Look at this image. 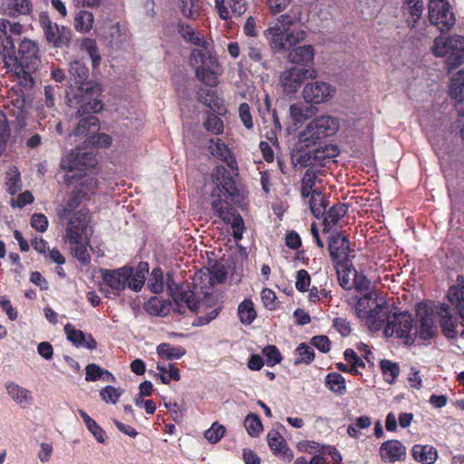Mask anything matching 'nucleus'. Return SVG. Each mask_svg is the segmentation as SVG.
Returning <instances> with one entry per match:
<instances>
[{"instance_id": "f704fd0d", "label": "nucleus", "mask_w": 464, "mask_h": 464, "mask_svg": "<svg viewBox=\"0 0 464 464\" xmlns=\"http://www.w3.org/2000/svg\"><path fill=\"white\" fill-rule=\"evenodd\" d=\"M157 353L160 357L167 360H177L186 353L182 346H173L168 343H162L157 347Z\"/></svg>"}, {"instance_id": "aec40b11", "label": "nucleus", "mask_w": 464, "mask_h": 464, "mask_svg": "<svg viewBox=\"0 0 464 464\" xmlns=\"http://www.w3.org/2000/svg\"><path fill=\"white\" fill-rule=\"evenodd\" d=\"M328 250L334 261L341 263L349 256V241L346 237L336 233L329 237Z\"/></svg>"}, {"instance_id": "49530a36", "label": "nucleus", "mask_w": 464, "mask_h": 464, "mask_svg": "<svg viewBox=\"0 0 464 464\" xmlns=\"http://www.w3.org/2000/svg\"><path fill=\"white\" fill-rule=\"evenodd\" d=\"M149 287L154 294H160L164 290V276L163 271L157 267L152 270L149 279Z\"/></svg>"}, {"instance_id": "3c124183", "label": "nucleus", "mask_w": 464, "mask_h": 464, "mask_svg": "<svg viewBox=\"0 0 464 464\" xmlns=\"http://www.w3.org/2000/svg\"><path fill=\"white\" fill-rule=\"evenodd\" d=\"M225 432L226 428L223 425H219L218 422H215L205 431L204 437L208 442L215 444L224 437Z\"/></svg>"}, {"instance_id": "4be33fe9", "label": "nucleus", "mask_w": 464, "mask_h": 464, "mask_svg": "<svg viewBox=\"0 0 464 464\" xmlns=\"http://www.w3.org/2000/svg\"><path fill=\"white\" fill-rule=\"evenodd\" d=\"M438 317L443 334L448 339L456 338L458 320L451 314L450 306L448 304H441L438 307Z\"/></svg>"}, {"instance_id": "20e7f679", "label": "nucleus", "mask_w": 464, "mask_h": 464, "mask_svg": "<svg viewBox=\"0 0 464 464\" xmlns=\"http://www.w3.org/2000/svg\"><path fill=\"white\" fill-rule=\"evenodd\" d=\"M148 264H140L134 271L131 266H122L117 269H101V276L104 284L111 289L114 295H119L126 288L139 292L144 285Z\"/></svg>"}, {"instance_id": "9b49d317", "label": "nucleus", "mask_w": 464, "mask_h": 464, "mask_svg": "<svg viewBox=\"0 0 464 464\" xmlns=\"http://www.w3.org/2000/svg\"><path fill=\"white\" fill-rule=\"evenodd\" d=\"M265 34L276 53H287L290 57V16L287 14H281Z\"/></svg>"}, {"instance_id": "39448f33", "label": "nucleus", "mask_w": 464, "mask_h": 464, "mask_svg": "<svg viewBox=\"0 0 464 464\" xmlns=\"http://www.w3.org/2000/svg\"><path fill=\"white\" fill-rule=\"evenodd\" d=\"M357 315L364 319L369 328L378 331L385 324L388 307L386 301L376 291H369L356 304Z\"/></svg>"}, {"instance_id": "72a5a7b5", "label": "nucleus", "mask_w": 464, "mask_h": 464, "mask_svg": "<svg viewBox=\"0 0 464 464\" xmlns=\"http://www.w3.org/2000/svg\"><path fill=\"white\" fill-rule=\"evenodd\" d=\"M326 387L337 395H343L346 392V382L344 377L338 372H330L325 378Z\"/></svg>"}, {"instance_id": "13d9d810", "label": "nucleus", "mask_w": 464, "mask_h": 464, "mask_svg": "<svg viewBox=\"0 0 464 464\" xmlns=\"http://www.w3.org/2000/svg\"><path fill=\"white\" fill-rule=\"evenodd\" d=\"M204 126L207 130L214 133L219 134L223 130V121L222 120L217 116L216 114H209L204 122Z\"/></svg>"}, {"instance_id": "a19ab883", "label": "nucleus", "mask_w": 464, "mask_h": 464, "mask_svg": "<svg viewBox=\"0 0 464 464\" xmlns=\"http://www.w3.org/2000/svg\"><path fill=\"white\" fill-rule=\"evenodd\" d=\"M314 359V349L305 344L301 343L296 349H295V358L294 361L295 365H298L301 363L309 364L312 362Z\"/></svg>"}, {"instance_id": "ea45409f", "label": "nucleus", "mask_w": 464, "mask_h": 464, "mask_svg": "<svg viewBox=\"0 0 464 464\" xmlns=\"http://www.w3.org/2000/svg\"><path fill=\"white\" fill-rule=\"evenodd\" d=\"M93 24V15L88 11H80L74 18V27L78 32H89Z\"/></svg>"}, {"instance_id": "412c9836", "label": "nucleus", "mask_w": 464, "mask_h": 464, "mask_svg": "<svg viewBox=\"0 0 464 464\" xmlns=\"http://www.w3.org/2000/svg\"><path fill=\"white\" fill-rule=\"evenodd\" d=\"M215 7L222 20H228L232 14H243L246 11V0H215Z\"/></svg>"}, {"instance_id": "ddd939ff", "label": "nucleus", "mask_w": 464, "mask_h": 464, "mask_svg": "<svg viewBox=\"0 0 464 464\" xmlns=\"http://www.w3.org/2000/svg\"><path fill=\"white\" fill-rule=\"evenodd\" d=\"M387 324L384 327L386 336L396 335L397 338L405 339L406 343L414 342V334H411L413 329V318L407 312L394 314L386 317Z\"/></svg>"}, {"instance_id": "c85d7f7f", "label": "nucleus", "mask_w": 464, "mask_h": 464, "mask_svg": "<svg viewBox=\"0 0 464 464\" xmlns=\"http://www.w3.org/2000/svg\"><path fill=\"white\" fill-rule=\"evenodd\" d=\"M411 454L413 459L421 464H433L438 458L437 450L430 445H414Z\"/></svg>"}, {"instance_id": "423d86ee", "label": "nucleus", "mask_w": 464, "mask_h": 464, "mask_svg": "<svg viewBox=\"0 0 464 464\" xmlns=\"http://www.w3.org/2000/svg\"><path fill=\"white\" fill-rule=\"evenodd\" d=\"M339 120L325 115L316 118L307 124L305 129L298 134V140L295 144V150L302 151L314 146L321 139L332 136L339 130Z\"/></svg>"}, {"instance_id": "f03ea898", "label": "nucleus", "mask_w": 464, "mask_h": 464, "mask_svg": "<svg viewBox=\"0 0 464 464\" xmlns=\"http://www.w3.org/2000/svg\"><path fill=\"white\" fill-rule=\"evenodd\" d=\"M70 86L66 92L70 106L79 105L78 112H98L102 109V101L98 99L102 92L101 86L89 81V70L80 60L70 63Z\"/></svg>"}, {"instance_id": "37998d69", "label": "nucleus", "mask_w": 464, "mask_h": 464, "mask_svg": "<svg viewBox=\"0 0 464 464\" xmlns=\"http://www.w3.org/2000/svg\"><path fill=\"white\" fill-rule=\"evenodd\" d=\"M7 180H6V187L7 191L11 195H14L17 192H19L22 188V181L20 177V172L16 167H12L7 171Z\"/></svg>"}, {"instance_id": "c9c22d12", "label": "nucleus", "mask_w": 464, "mask_h": 464, "mask_svg": "<svg viewBox=\"0 0 464 464\" xmlns=\"http://www.w3.org/2000/svg\"><path fill=\"white\" fill-rule=\"evenodd\" d=\"M237 313L240 322L245 325L251 324L256 317L254 304L250 299L244 300L238 305Z\"/></svg>"}, {"instance_id": "58836bf2", "label": "nucleus", "mask_w": 464, "mask_h": 464, "mask_svg": "<svg viewBox=\"0 0 464 464\" xmlns=\"http://www.w3.org/2000/svg\"><path fill=\"white\" fill-rule=\"evenodd\" d=\"M6 6L4 7L5 14L15 16L26 14L30 11V2L28 0H6Z\"/></svg>"}, {"instance_id": "f3484780", "label": "nucleus", "mask_w": 464, "mask_h": 464, "mask_svg": "<svg viewBox=\"0 0 464 464\" xmlns=\"http://www.w3.org/2000/svg\"><path fill=\"white\" fill-rule=\"evenodd\" d=\"M334 89L324 82H313L307 83L303 90V97L309 103L319 104L330 100Z\"/></svg>"}, {"instance_id": "1a4fd4ad", "label": "nucleus", "mask_w": 464, "mask_h": 464, "mask_svg": "<svg viewBox=\"0 0 464 464\" xmlns=\"http://www.w3.org/2000/svg\"><path fill=\"white\" fill-rule=\"evenodd\" d=\"M189 61L192 66L195 67L198 81L211 87L218 84V75L221 73V68L217 57L209 49L193 50Z\"/></svg>"}, {"instance_id": "5fc2aeb1", "label": "nucleus", "mask_w": 464, "mask_h": 464, "mask_svg": "<svg viewBox=\"0 0 464 464\" xmlns=\"http://www.w3.org/2000/svg\"><path fill=\"white\" fill-rule=\"evenodd\" d=\"M311 285V276L304 269L297 271L295 276V288L299 292H307Z\"/></svg>"}, {"instance_id": "e433bc0d", "label": "nucleus", "mask_w": 464, "mask_h": 464, "mask_svg": "<svg viewBox=\"0 0 464 464\" xmlns=\"http://www.w3.org/2000/svg\"><path fill=\"white\" fill-rule=\"evenodd\" d=\"M78 412L82 418L88 430L92 434L96 440L100 443H103L105 440V432L102 427L84 411L79 410Z\"/></svg>"}, {"instance_id": "b1692460", "label": "nucleus", "mask_w": 464, "mask_h": 464, "mask_svg": "<svg viewBox=\"0 0 464 464\" xmlns=\"http://www.w3.org/2000/svg\"><path fill=\"white\" fill-rule=\"evenodd\" d=\"M449 302L455 307L464 325V276H459L456 284L447 293Z\"/></svg>"}, {"instance_id": "f8f14e48", "label": "nucleus", "mask_w": 464, "mask_h": 464, "mask_svg": "<svg viewBox=\"0 0 464 464\" xmlns=\"http://www.w3.org/2000/svg\"><path fill=\"white\" fill-rule=\"evenodd\" d=\"M165 285L169 295L177 304L174 311L179 314H184L185 307L189 309L191 312L196 313L198 311L200 304L196 300L194 292H192L188 286L185 287L183 285H177L171 273L167 274L166 281H164V285Z\"/></svg>"}, {"instance_id": "0eeeda50", "label": "nucleus", "mask_w": 464, "mask_h": 464, "mask_svg": "<svg viewBox=\"0 0 464 464\" xmlns=\"http://www.w3.org/2000/svg\"><path fill=\"white\" fill-rule=\"evenodd\" d=\"M89 223V212L81 209L70 218L64 236V242L69 244L74 256L82 264H88L90 256L83 243V234Z\"/></svg>"}, {"instance_id": "c03bdc74", "label": "nucleus", "mask_w": 464, "mask_h": 464, "mask_svg": "<svg viewBox=\"0 0 464 464\" xmlns=\"http://www.w3.org/2000/svg\"><path fill=\"white\" fill-rule=\"evenodd\" d=\"M198 99L200 102L209 107L212 110L219 109L222 104V100L219 99L213 90L200 89L198 92Z\"/></svg>"}, {"instance_id": "a211bd4d", "label": "nucleus", "mask_w": 464, "mask_h": 464, "mask_svg": "<svg viewBox=\"0 0 464 464\" xmlns=\"http://www.w3.org/2000/svg\"><path fill=\"white\" fill-rule=\"evenodd\" d=\"M95 112H86L82 115L77 111L76 116L80 118L79 122L77 123L76 128L70 134V138L79 137L87 139L90 136H92L99 130V120L94 115Z\"/></svg>"}, {"instance_id": "e2e57ef3", "label": "nucleus", "mask_w": 464, "mask_h": 464, "mask_svg": "<svg viewBox=\"0 0 464 464\" xmlns=\"http://www.w3.org/2000/svg\"><path fill=\"white\" fill-rule=\"evenodd\" d=\"M103 369L95 363H90L85 368V380L87 382H96L102 377Z\"/></svg>"}, {"instance_id": "2eb2a0df", "label": "nucleus", "mask_w": 464, "mask_h": 464, "mask_svg": "<svg viewBox=\"0 0 464 464\" xmlns=\"http://www.w3.org/2000/svg\"><path fill=\"white\" fill-rule=\"evenodd\" d=\"M40 24L48 44L54 47L68 45L71 41V30L53 23L47 14L40 15Z\"/></svg>"}, {"instance_id": "7c9ffc66", "label": "nucleus", "mask_w": 464, "mask_h": 464, "mask_svg": "<svg viewBox=\"0 0 464 464\" xmlns=\"http://www.w3.org/2000/svg\"><path fill=\"white\" fill-rule=\"evenodd\" d=\"M178 32L186 42L196 46H201L203 47L202 50L208 49V43L188 24L179 23Z\"/></svg>"}, {"instance_id": "338daca9", "label": "nucleus", "mask_w": 464, "mask_h": 464, "mask_svg": "<svg viewBox=\"0 0 464 464\" xmlns=\"http://www.w3.org/2000/svg\"><path fill=\"white\" fill-rule=\"evenodd\" d=\"M263 354L266 356L268 364L274 365L278 363L282 357L278 349L274 345H268L264 348Z\"/></svg>"}, {"instance_id": "7ed1b4c3", "label": "nucleus", "mask_w": 464, "mask_h": 464, "mask_svg": "<svg viewBox=\"0 0 464 464\" xmlns=\"http://www.w3.org/2000/svg\"><path fill=\"white\" fill-rule=\"evenodd\" d=\"M38 51L36 43L24 39L19 44L17 54L10 56L5 61L7 67L15 73L20 83L27 89L34 85L32 74L40 65Z\"/></svg>"}, {"instance_id": "c756f323", "label": "nucleus", "mask_w": 464, "mask_h": 464, "mask_svg": "<svg viewBox=\"0 0 464 464\" xmlns=\"http://www.w3.org/2000/svg\"><path fill=\"white\" fill-rule=\"evenodd\" d=\"M348 206L345 203H337L333 205L326 212L324 219V231H329L335 226L339 220L345 216Z\"/></svg>"}, {"instance_id": "393cba45", "label": "nucleus", "mask_w": 464, "mask_h": 464, "mask_svg": "<svg viewBox=\"0 0 464 464\" xmlns=\"http://www.w3.org/2000/svg\"><path fill=\"white\" fill-rule=\"evenodd\" d=\"M464 44V37L459 35H453L444 37L438 36L434 40L432 52L436 56H448L452 53L457 46Z\"/></svg>"}, {"instance_id": "a18cd8bd", "label": "nucleus", "mask_w": 464, "mask_h": 464, "mask_svg": "<svg viewBox=\"0 0 464 464\" xmlns=\"http://www.w3.org/2000/svg\"><path fill=\"white\" fill-rule=\"evenodd\" d=\"M244 426L251 437L259 436L263 430L261 420L256 414H248L244 420Z\"/></svg>"}, {"instance_id": "473e14b6", "label": "nucleus", "mask_w": 464, "mask_h": 464, "mask_svg": "<svg viewBox=\"0 0 464 464\" xmlns=\"http://www.w3.org/2000/svg\"><path fill=\"white\" fill-rule=\"evenodd\" d=\"M266 439L268 446L275 455L285 456L288 450L287 443L278 430H270Z\"/></svg>"}, {"instance_id": "9d476101", "label": "nucleus", "mask_w": 464, "mask_h": 464, "mask_svg": "<svg viewBox=\"0 0 464 464\" xmlns=\"http://www.w3.org/2000/svg\"><path fill=\"white\" fill-rule=\"evenodd\" d=\"M96 163L92 152L83 150L77 147L62 158L61 169L65 171L63 182L71 185L74 179L84 176V168L93 167Z\"/></svg>"}, {"instance_id": "a878e982", "label": "nucleus", "mask_w": 464, "mask_h": 464, "mask_svg": "<svg viewBox=\"0 0 464 464\" xmlns=\"http://www.w3.org/2000/svg\"><path fill=\"white\" fill-rule=\"evenodd\" d=\"M64 333L67 339L76 347H84L89 350H93L97 347V343L92 334H85L82 331L75 329L70 323L65 324Z\"/></svg>"}, {"instance_id": "5701e85b", "label": "nucleus", "mask_w": 464, "mask_h": 464, "mask_svg": "<svg viewBox=\"0 0 464 464\" xmlns=\"http://www.w3.org/2000/svg\"><path fill=\"white\" fill-rule=\"evenodd\" d=\"M335 150L336 149L334 147L315 148L312 150H308L307 152L299 155V157L295 159V164H299L302 167H307L314 165L317 162L320 163L325 159L334 156Z\"/></svg>"}, {"instance_id": "6e6552de", "label": "nucleus", "mask_w": 464, "mask_h": 464, "mask_svg": "<svg viewBox=\"0 0 464 464\" xmlns=\"http://www.w3.org/2000/svg\"><path fill=\"white\" fill-rule=\"evenodd\" d=\"M314 57V49L310 44L292 47V92L305 80L316 78Z\"/></svg>"}, {"instance_id": "864d4df0", "label": "nucleus", "mask_w": 464, "mask_h": 464, "mask_svg": "<svg viewBox=\"0 0 464 464\" xmlns=\"http://www.w3.org/2000/svg\"><path fill=\"white\" fill-rule=\"evenodd\" d=\"M10 136V130L5 115L0 110V155L5 150Z\"/></svg>"}, {"instance_id": "dca6fc26", "label": "nucleus", "mask_w": 464, "mask_h": 464, "mask_svg": "<svg viewBox=\"0 0 464 464\" xmlns=\"http://www.w3.org/2000/svg\"><path fill=\"white\" fill-rule=\"evenodd\" d=\"M419 324L416 327L414 334H418L422 340L433 338L437 332L436 320L437 315L431 309L426 306H419L417 310Z\"/></svg>"}, {"instance_id": "69168bd1", "label": "nucleus", "mask_w": 464, "mask_h": 464, "mask_svg": "<svg viewBox=\"0 0 464 464\" xmlns=\"http://www.w3.org/2000/svg\"><path fill=\"white\" fill-rule=\"evenodd\" d=\"M31 226L39 232H44L48 227V219L44 214L35 213L32 216Z\"/></svg>"}, {"instance_id": "bf43d9fd", "label": "nucleus", "mask_w": 464, "mask_h": 464, "mask_svg": "<svg viewBox=\"0 0 464 464\" xmlns=\"http://www.w3.org/2000/svg\"><path fill=\"white\" fill-rule=\"evenodd\" d=\"M20 138L30 149H35L42 143V137L38 133H32L27 130L21 132Z\"/></svg>"}, {"instance_id": "4d7b16f0", "label": "nucleus", "mask_w": 464, "mask_h": 464, "mask_svg": "<svg viewBox=\"0 0 464 464\" xmlns=\"http://www.w3.org/2000/svg\"><path fill=\"white\" fill-rule=\"evenodd\" d=\"M121 391L113 386H106L102 389L100 395L106 403H116L121 395Z\"/></svg>"}, {"instance_id": "0e129e2a", "label": "nucleus", "mask_w": 464, "mask_h": 464, "mask_svg": "<svg viewBox=\"0 0 464 464\" xmlns=\"http://www.w3.org/2000/svg\"><path fill=\"white\" fill-rule=\"evenodd\" d=\"M371 286V281L362 274H359L356 271V275H353V287L357 291H368Z\"/></svg>"}, {"instance_id": "de8ad7c7", "label": "nucleus", "mask_w": 464, "mask_h": 464, "mask_svg": "<svg viewBox=\"0 0 464 464\" xmlns=\"http://www.w3.org/2000/svg\"><path fill=\"white\" fill-rule=\"evenodd\" d=\"M82 48L90 56L92 66L97 67L101 63V55L96 42L93 39H85L82 44Z\"/></svg>"}, {"instance_id": "774afa93", "label": "nucleus", "mask_w": 464, "mask_h": 464, "mask_svg": "<svg viewBox=\"0 0 464 464\" xmlns=\"http://www.w3.org/2000/svg\"><path fill=\"white\" fill-rule=\"evenodd\" d=\"M311 343L322 353H328L331 349V343L327 336L317 335L311 339Z\"/></svg>"}, {"instance_id": "4c0bfd02", "label": "nucleus", "mask_w": 464, "mask_h": 464, "mask_svg": "<svg viewBox=\"0 0 464 464\" xmlns=\"http://www.w3.org/2000/svg\"><path fill=\"white\" fill-rule=\"evenodd\" d=\"M312 214L319 218L325 214L326 199L320 191H314L309 199Z\"/></svg>"}, {"instance_id": "09e8293b", "label": "nucleus", "mask_w": 464, "mask_h": 464, "mask_svg": "<svg viewBox=\"0 0 464 464\" xmlns=\"http://www.w3.org/2000/svg\"><path fill=\"white\" fill-rule=\"evenodd\" d=\"M315 181V174L310 170H307L302 179L301 184V195L303 198H306L311 197L314 191H318L317 189H314Z\"/></svg>"}, {"instance_id": "cd10ccee", "label": "nucleus", "mask_w": 464, "mask_h": 464, "mask_svg": "<svg viewBox=\"0 0 464 464\" xmlns=\"http://www.w3.org/2000/svg\"><path fill=\"white\" fill-rule=\"evenodd\" d=\"M5 388L8 396L18 405L24 407L33 401L32 392L14 382H7Z\"/></svg>"}, {"instance_id": "f257e3e1", "label": "nucleus", "mask_w": 464, "mask_h": 464, "mask_svg": "<svg viewBox=\"0 0 464 464\" xmlns=\"http://www.w3.org/2000/svg\"><path fill=\"white\" fill-rule=\"evenodd\" d=\"M211 179L215 185L210 194V204L215 213L233 228L235 239L242 238L244 220L237 215L234 206L242 201V195L236 186L230 172L224 166H217L212 173Z\"/></svg>"}, {"instance_id": "052dcab7", "label": "nucleus", "mask_w": 464, "mask_h": 464, "mask_svg": "<svg viewBox=\"0 0 464 464\" xmlns=\"http://www.w3.org/2000/svg\"><path fill=\"white\" fill-rule=\"evenodd\" d=\"M80 203V200L78 198V197L76 196H73L72 198H70L65 206L63 208L61 213H60V218L62 219H66V220H70V218L75 214H72V212L78 207Z\"/></svg>"}, {"instance_id": "680f3d73", "label": "nucleus", "mask_w": 464, "mask_h": 464, "mask_svg": "<svg viewBox=\"0 0 464 464\" xmlns=\"http://www.w3.org/2000/svg\"><path fill=\"white\" fill-rule=\"evenodd\" d=\"M239 117L243 123V125L247 129L251 130L254 126L252 115L250 112V107L246 102H243L240 104L239 109Z\"/></svg>"}, {"instance_id": "603ef678", "label": "nucleus", "mask_w": 464, "mask_h": 464, "mask_svg": "<svg viewBox=\"0 0 464 464\" xmlns=\"http://www.w3.org/2000/svg\"><path fill=\"white\" fill-rule=\"evenodd\" d=\"M86 147L96 145L101 148H107L111 144V138L105 133H95L83 140Z\"/></svg>"}, {"instance_id": "bb28decb", "label": "nucleus", "mask_w": 464, "mask_h": 464, "mask_svg": "<svg viewBox=\"0 0 464 464\" xmlns=\"http://www.w3.org/2000/svg\"><path fill=\"white\" fill-rule=\"evenodd\" d=\"M450 93L456 100L455 109L458 114L464 117V70L452 78Z\"/></svg>"}, {"instance_id": "79ce46f5", "label": "nucleus", "mask_w": 464, "mask_h": 464, "mask_svg": "<svg viewBox=\"0 0 464 464\" xmlns=\"http://www.w3.org/2000/svg\"><path fill=\"white\" fill-rule=\"evenodd\" d=\"M380 366L384 376V380L388 383H393L400 374V367L398 363L392 362L389 360H382Z\"/></svg>"}, {"instance_id": "4468645a", "label": "nucleus", "mask_w": 464, "mask_h": 464, "mask_svg": "<svg viewBox=\"0 0 464 464\" xmlns=\"http://www.w3.org/2000/svg\"><path fill=\"white\" fill-rule=\"evenodd\" d=\"M429 18L441 33L450 31L456 23L454 13L446 0H430L429 3Z\"/></svg>"}, {"instance_id": "6e6d98bb", "label": "nucleus", "mask_w": 464, "mask_h": 464, "mask_svg": "<svg viewBox=\"0 0 464 464\" xmlns=\"http://www.w3.org/2000/svg\"><path fill=\"white\" fill-rule=\"evenodd\" d=\"M337 274L340 285L345 290L352 289L353 278V275H356V270L351 268H344L343 270H338Z\"/></svg>"}, {"instance_id": "2f4dec72", "label": "nucleus", "mask_w": 464, "mask_h": 464, "mask_svg": "<svg viewBox=\"0 0 464 464\" xmlns=\"http://www.w3.org/2000/svg\"><path fill=\"white\" fill-rule=\"evenodd\" d=\"M211 154L219 160L227 162V166L231 169H237V161L231 156L230 150L227 146L222 142L219 139L217 141L211 140V145L209 146Z\"/></svg>"}, {"instance_id": "8fccbe9b", "label": "nucleus", "mask_w": 464, "mask_h": 464, "mask_svg": "<svg viewBox=\"0 0 464 464\" xmlns=\"http://www.w3.org/2000/svg\"><path fill=\"white\" fill-rule=\"evenodd\" d=\"M208 270L209 274V283L211 285L220 284L226 279L227 272L225 271L223 265L215 262L210 265Z\"/></svg>"}, {"instance_id": "6ab92c4d", "label": "nucleus", "mask_w": 464, "mask_h": 464, "mask_svg": "<svg viewBox=\"0 0 464 464\" xmlns=\"http://www.w3.org/2000/svg\"><path fill=\"white\" fill-rule=\"evenodd\" d=\"M380 457L383 462L403 461L406 459V448L397 440H387L380 447Z\"/></svg>"}]
</instances>
